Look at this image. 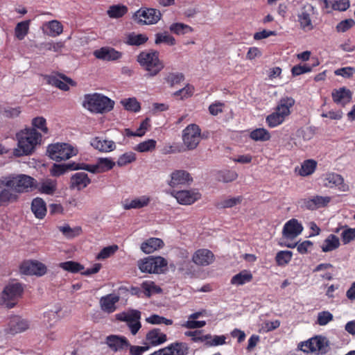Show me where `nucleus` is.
<instances>
[{
    "label": "nucleus",
    "instance_id": "obj_44",
    "mask_svg": "<svg viewBox=\"0 0 355 355\" xmlns=\"http://www.w3.org/2000/svg\"><path fill=\"white\" fill-rule=\"evenodd\" d=\"M169 30L175 35H184L193 31V28L190 26L178 22L171 24Z\"/></svg>",
    "mask_w": 355,
    "mask_h": 355
},
{
    "label": "nucleus",
    "instance_id": "obj_3",
    "mask_svg": "<svg viewBox=\"0 0 355 355\" xmlns=\"http://www.w3.org/2000/svg\"><path fill=\"white\" fill-rule=\"evenodd\" d=\"M35 182L34 178L24 174L10 175L3 178L0 181V188H10L15 193L28 192L35 187Z\"/></svg>",
    "mask_w": 355,
    "mask_h": 355
},
{
    "label": "nucleus",
    "instance_id": "obj_1",
    "mask_svg": "<svg viewBox=\"0 0 355 355\" xmlns=\"http://www.w3.org/2000/svg\"><path fill=\"white\" fill-rule=\"evenodd\" d=\"M137 61L145 70L147 78L155 77L164 68V62L159 59V53L157 51L150 49L143 51L137 56Z\"/></svg>",
    "mask_w": 355,
    "mask_h": 355
},
{
    "label": "nucleus",
    "instance_id": "obj_34",
    "mask_svg": "<svg viewBox=\"0 0 355 355\" xmlns=\"http://www.w3.org/2000/svg\"><path fill=\"white\" fill-rule=\"evenodd\" d=\"M317 168V162L314 159L304 160L300 168H295V172L300 176L305 177L313 174Z\"/></svg>",
    "mask_w": 355,
    "mask_h": 355
},
{
    "label": "nucleus",
    "instance_id": "obj_49",
    "mask_svg": "<svg viewBox=\"0 0 355 355\" xmlns=\"http://www.w3.org/2000/svg\"><path fill=\"white\" fill-rule=\"evenodd\" d=\"M284 121L285 119L279 112L275 111L267 116L266 119L268 126L271 128L281 125Z\"/></svg>",
    "mask_w": 355,
    "mask_h": 355
},
{
    "label": "nucleus",
    "instance_id": "obj_42",
    "mask_svg": "<svg viewBox=\"0 0 355 355\" xmlns=\"http://www.w3.org/2000/svg\"><path fill=\"white\" fill-rule=\"evenodd\" d=\"M30 20H26L19 22L15 28V36L19 40H22L28 33Z\"/></svg>",
    "mask_w": 355,
    "mask_h": 355
},
{
    "label": "nucleus",
    "instance_id": "obj_8",
    "mask_svg": "<svg viewBox=\"0 0 355 355\" xmlns=\"http://www.w3.org/2000/svg\"><path fill=\"white\" fill-rule=\"evenodd\" d=\"M141 312L137 309H129L116 315L117 320L126 322L130 333L133 336H135L141 328Z\"/></svg>",
    "mask_w": 355,
    "mask_h": 355
},
{
    "label": "nucleus",
    "instance_id": "obj_32",
    "mask_svg": "<svg viewBox=\"0 0 355 355\" xmlns=\"http://www.w3.org/2000/svg\"><path fill=\"white\" fill-rule=\"evenodd\" d=\"M91 145L101 152H110L116 148L115 143L113 141L101 139L99 137L93 139Z\"/></svg>",
    "mask_w": 355,
    "mask_h": 355
},
{
    "label": "nucleus",
    "instance_id": "obj_35",
    "mask_svg": "<svg viewBox=\"0 0 355 355\" xmlns=\"http://www.w3.org/2000/svg\"><path fill=\"white\" fill-rule=\"evenodd\" d=\"M340 245L338 237L331 234L324 240L321 249L323 252H329L338 249Z\"/></svg>",
    "mask_w": 355,
    "mask_h": 355
},
{
    "label": "nucleus",
    "instance_id": "obj_39",
    "mask_svg": "<svg viewBox=\"0 0 355 355\" xmlns=\"http://www.w3.org/2000/svg\"><path fill=\"white\" fill-rule=\"evenodd\" d=\"M141 288L144 295L146 297H150L154 294H159L162 292V288L152 281H144L142 282Z\"/></svg>",
    "mask_w": 355,
    "mask_h": 355
},
{
    "label": "nucleus",
    "instance_id": "obj_6",
    "mask_svg": "<svg viewBox=\"0 0 355 355\" xmlns=\"http://www.w3.org/2000/svg\"><path fill=\"white\" fill-rule=\"evenodd\" d=\"M47 152L51 159L61 162L76 155L78 150L67 143H56L49 145Z\"/></svg>",
    "mask_w": 355,
    "mask_h": 355
},
{
    "label": "nucleus",
    "instance_id": "obj_40",
    "mask_svg": "<svg viewBox=\"0 0 355 355\" xmlns=\"http://www.w3.org/2000/svg\"><path fill=\"white\" fill-rule=\"evenodd\" d=\"M128 11L126 6L122 4L112 5L107 11V15L112 19H118L123 17Z\"/></svg>",
    "mask_w": 355,
    "mask_h": 355
},
{
    "label": "nucleus",
    "instance_id": "obj_17",
    "mask_svg": "<svg viewBox=\"0 0 355 355\" xmlns=\"http://www.w3.org/2000/svg\"><path fill=\"white\" fill-rule=\"evenodd\" d=\"M115 165L111 159L99 158L96 164L83 163V170L92 173H103L111 170Z\"/></svg>",
    "mask_w": 355,
    "mask_h": 355
},
{
    "label": "nucleus",
    "instance_id": "obj_18",
    "mask_svg": "<svg viewBox=\"0 0 355 355\" xmlns=\"http://www.w3.org/2000/svg\"><path fill=\"white\" fill-rule=\"evenodd\" d=\"M324 185L329 188H337L341 191H349V186L345 183L344 178L340 174L328 173L324 179Z\"/></svg>",
    "mask_w": 355,
    "mask_h": 355
},
{
    "label": "nucleus",
    "instance_id": "obj_10",
    "mask_svg": "<svg viewBox=\"0 0 355 355\" xmlns=\"http://www.w3.org/2000/svg\"><path fill=\"white\" fill-rule=\"evenodd\" d=\"M162 14L155 8H141L133 15V19L139 24H155L161 18Z\"/></svg>",
    "mask_w": 355,
    "mask_h": 355
},
{
    "label": "nucleus",
    "instance_id": "obj_12",
    "mask_svg": "<svg viewBox=\"0 0 355 355\" xmlns=\"http://www.w3.org/2000/svg\"><path fill=\"white\" fill-rule=\"evenodd\" d=\"M189 347L187 343L175 341L149 355H188Z\"/></svg>",
    "mask_w": 355,
    "mask_h": 355
},
{
    "label": "nucleus",
    "instance_id": "obj_41",
    "mask_svg": "<svg viewBox=\"0 0 355 355\" xmlns=\"http://www.w3.org/2000/svg\"><path fill=\"white\" fill-rule=\"evenodd\" d=\"M243 200V196H239L218 201L216 202L215 206L218 209L232 208L239 204H241Z\"/></svg>",
    "mask_w": 355,
    "mask_h": 355
},
{
    "label": "nucleus",
    "instance_id": "obj_9",
    "mask_svg": "<svg viewBox=\"0 0 355 355\" xmlns=\"http://www.w3.org/2000/svg\"><path fill=\"white\" fill-rule=\"evenodd\" d=\"M201 139V130L196 124L187 126L182 134V140L188 150H193L198 146Z\"/></svg>",
    "mask_w": 355,
    "mask_h": 355
},
{
    "label": "nucleus",
    "instance_id": "obj_21",
    "mask_svg": "<svg viewBox=\"0 0 355 355\" xmlns=\"http://www.w3.org/2000/svg\"><path fill=\"white\" fill-rule=\"evenodd\" d=\"M193 182L190 173L184 170H175L171 174L168 185L171 187L189 184Z\"/></svg>",
    "mask_w": 355,
    "mask_h": 355
},
{
    "label": "nucleus",
    "instance_id": "obj_15",
    "mask_svg": "<svg viewBox=\"0 0 355 355\" xmlns=\"http://www.w3.org/2000/svg\"><path fill=\"white\" fill-rule=\"evenodd\" d=\"M105 343L114 353L125 350L130 346V342L125 336L115 334L107 336Z\"/></svg>",
    "mask_w": 355,
    "mask_h": 355
},
{
    "label": "nucleus",
    "instance_id": "obj_26",
    "mask_svg": "<svg viewBox=\"0 0 355 355\" xmlns=\"http://www.w3.org/2000/svg\"><path fill=\"white\" fill-rule=\"evenodd\" d=\"M119 295L114 293L103 296L100 299L101 308L104 312L112 313L116 311V304L119 302Z\"/></svg>",
    "mask_w": 355,
    "mask_h": 355
},
{
    "label": "nucleus",
    "instance_id": "obj_62",
    "mask_svg": "<svg viewBox=\"0 0 355 355\" xmlns=\"http://www.w3.org/2000/svg\"><path fill=\"white\" fill-rule=\"evenodd\" d=\"M341 239L343 244H347L355 239V228L345 226V229L341 234Z\"/></svg>",
    "mask_w": 355,
    "mask_h": 355
},
{
    "label": "nucleus",
    "instance_id": "obj_29",
    "mask_svg": "<svg viewBox=\"0 0 355 355\" xmlns=\"http://www.w3.org/2000/svg\"><path fill=\"white\" fill-rule=\"evenodd\" d=\"M331 96L335 103L340 104L344 107L351 101L352 94L349 89L340 87L338 89H334Z\"/></svg>",
    "mask_w": 355,
    "mask_h": 355
},
{
    "label": "nucleus",
    "instance_id": "obj_45",
    "mask_svg": "<svg viewBox=\"0 0 355 355\" xmlns=\"http://www.w3.org/2000/svg\"><path fill=\"white\" fill-rule=\"evenodd\" d=\"M57 189V182L55 180L47 179L41 183L39 191L42 193L46 195H53Z\"/></svg>",
    "mask_w": 355,
    "mask_h": 355
},
{
    "label": "nucleus",
    "instance_id": "obj_14",
    "mask_svg": "<svg viewBox=\"0 0 355 355\" xmlns=\"http://www.w3.org/2000/svg\"><path fill=\"white\" fill-rule=\"evenodd\" d=\"M171 194L180 204L184 205H192L201 198V194L196 190L173 191Z\"/></svg>",
    "mask_w": 355,
    "mask_h": 355
},
{
    "label": "nucleus",
    "instance_id": "obj_11",
    "mask_svg": "<svg viewBox=\"0 0 355 355\" xmlns=\"http://www.w3.org/2000/svg\"><path fill=\"white\" fill-rule=\"evenodd\" d=\"M328 343L325 337L318 336L302 343L300 349L306 353L319 352L321 354H324L328 351Z\"/></svg>",
    "mask_w": 355,
    "mask_h": 355
},
{
    "label": "nucleus",
    "instance_id": "obj_4",
    "mask_svg": "<svg viewBox=\"0 0 355 355\" xmlns=\"http://www.w3.org/2000/svg\"><path fill=\"white\" fill-rule=\"evenodd\" d=\"M114 102L108 97L100 94L94 93L86 94L83 106L94 113H103L110 112L114 107Z\"/></svg>",
    "mask_w": 355,
    "mask_h": 355
},
{
    "label": "nucleus",
    "instance_id": "obj_19",
    "mask_svg": "<svg viewBox=\"0 0 355 355\" xmlns=\"http://www.w3.org/2000/svg\"><path fill=\"white\" fill-rule=\"evenodd\" d=\"M303 226L297 219L292 218L284 225L282 235L286 239H293L300 235L303 231Z\"/></svg>",
    "mask_w": 355,
    "mask_h": 355
},
{
    "label": "nucleus",
    "instance_id": "obj_56",
    "mask_svg": "<svg viewBox=\"0 0 355 355\" xmlns=\"http://www.w3.org/2000/svg\"><path fill=\"white\" fill-rule=\"evenodd\" d=\"M136 160V155L133 152H127L119 156L116 164L119 166H124Z\"/></svg>",
    "mask_w": 355,
    "mask_h": 355
},
{
    "label": "nucleus",
    "instance_id": "obj_13",
    "mask_svg": "<svg viewBox=\"0 0 355 355\" xmlns=\"http://www.w3.org/2000/svg\"><path fill=\"white\" fill-rule=\"evenodd\" d=\"M21 273L28 275L43 276L46 273V266L37 261H24L19 267Z\"/></svg>",
    "mask_w": 355,
    "mask_h": 355
},
{
    "label": "nucleus",
    "instance_id": "obj_22",
    "mask_svg": "<svg viewBox=\"0 0 355 355\" xmlns=\"http://www.w3.org/2000/svg\"><path fill=\"white\" fill-rule=\"evenodd\" d=\"M122 53L115 49L108 46L101 47L94 51V55L102 60L115 61L122 57Z\"/></svg>",
    "mask_w": 355,
    "mask_h": 355
},
{
    "label": "nucleus",
    "instance_id": "obj_7",
    "mask_svg": "<svg viewBox=\"0 0 355 355\" xmlns=\"http://www.w3.org/2000/svg\"><path fill=\"white\" fill-rule=\"evenodd\" d=\"M24 292V287L21 283H10L5 286L1 295V303L8 309L13 308L17 303Z\"/></svg>",
    "mask_w": 355,
    "mask_h": 355
},
{
    "label": "nucleus",
    "instance_id": "obj_37",
    "mask_svg": "<svg viewBox=\"0 0 355 355\" xmlns=\"http://www.w3.org/2000/svg\"><path fill=\"white\" fill-rule=\"evenodd\" d=\"M150 201L149 197L146 196H143L137 198H135L129 202H125L123 204V208L126 210L131 209H140L144 207L147 206Z\"/></svg>",
    "mask_w": 355,
    "mask_h": 355
},
{
    "label": "nucleus",
    "instance_id": "obj_51",
    "mask_svg": "<svg viewBox=\"0 0 355 355\" xmlns=\"http://www.w3.org/2000/svg\"><path fill=\"white\" fill-rule=\"evenodd\" d=\"M293 252L288 250H282L277 253L275 261L278 266H285L292 259Z\"/></svg>",
    "mask_w": 355,
    "mask_h": 355
},
{
    "label": "nucleus",
    "instance_id": "obj_58",
    "mask_svg": "<svg viewBox=\"0 0 355 355\" xmlns=\"http://www.w3.org/2000/svg\"><path fill=\"white\" fill-rule=\"evenodd\" d=\"M48 28L49 29V35L53 37L60 35L63 31V26L62 24L57 20H52L48 24Z\"/></svg>",
    "mask_w": 355,
    "mask_h": 355
},
{
    "label": "nucleus",
    "instance_id": "obj_20",
    "mask_svg": "<svg viewBox=\"0 0 355 355\" xmlns=\"http://www.w3.org/2000/svg\"><path fill=\"white\" fill-rule=\"evenodd\" d=\"M28 328L29 322L27 320L19 315H13L10 318L6 331L8 334H16L24 331Z\"/></svg>",
    "mask_w": 355,
    "mask_h": 355
},
{
    "label": "nucleus",
    "instance_id": "obj_50",
    "mask_svg": "<svg viewBox=\"0 0 355 355\" xmlns=\"http://www.w3.org/2000/svg\"><path fill=\"white\" fill-rule=\"evenodd\" d=\"M121 103L125 110L133 112H137L141 109L140 103L135 98H128L121 100Z\"/></svg>",
    "mask_w": 355,
    "mask_h": 355
},
{
    "label": "nucleus",
    "instance_id": "obj_48",
    "mask_svg": "<svg viewBox=\"0 0 355 355\" xmlns=\"http://www.w3.org/2000/svg\"><path fill=\"white\" fill-rule=\"evenodd\" d=\"M250 137L254 141H266L270 139V135L265 128H257L250 132Z\"/></svg>",
    "mask_w": 355,
    "mask_h": 355
},
{
    "label": "nucleus",
    "instance_id": "obj_27",
    "mask_svg": "<svg viewBox=\"0 0 355 355\" xmlns=\"http://www.w3.org/2000/svg\"><path fill=\"white\" fill-rule=\"evenodd\" d=\"M313 12V7L309 4L302 7L300 13L298 15V21L304 30H312L313 26L311 19V15Z\"/></svg>",
    "mask_w": 355,
    "mask_h": 355
},
{
    "label": "nucleus",
    "instance_id": "obj_63",
    "mask_svg": "<svg viewBox=\"0 0 355 355\" xmlns=\"http://www.w3.org/2000/svg\"><path fill=\"white\" fill-rule=\"evenodd\" d=\"M334 319L333 315L328 311H324L318 313L317 318V324L320 326H324Z\"/></svg>",
    "mask_w": 355,
    "mask_h": 355
},
{
    "label": "nucleus",
    "instance_id": "obj_16",
    "mask_svg": "<svg viewBox=\"0 0 355 355\" xmlns=\"http://www.w3.org/2000/svg\"><path fill=\"white\" fill-rule=\"evenodd\" d=\"M46 79L49 85L55 86L62 91H68L69 89V85L71 86L76 85V83L71 78L60 73L57 75L46 76Z\"/></svg>",
    "mask_w": 355,
    "mask_h": 355
},
{
    "label": "nucleus",
    "instance_id": "obj_61",
    "mask_svg": "<svg viewBox=\"0 0 355 355\" xmlns=\"http://www.w3.org/2000/svg\"><path fill=\"white\" fill-rule=\"evenodd\" d=\"M318 64H319V63L317 62L316 64H313V66H309L306 64H303V65H301V64L295 65L291 69L292 75L293 76H300V75L305 73L310 72V71H311L312 67L313 66H317Z\"/></svg>",
    "mask_w": 355,
    "mask_h": 355
},
{
    "label": "nucleus",
    "instance_id": "obj_55",
    "mask_svg": "<svg viewBox=\"0 0 355 355\" xmlns=\"http://www.w3.org/2000/svg\"><path fill=\"white\" fill-rule=\"evenodd\" d=\"M184 80V76L182 73H169L165 78L166 82L170 87H173L182 82Z\"/></svg>",
    "mask_w": 355,
    "mask_h": 355
},
{
    "label": "nucleus",
    "instance_id": "obj_31",
    "mask_svg": "<svg viewBox=\"0 0 355 355\" xmlns=\"http://www.w3.org/2000/svg\"><path fill=\"white\" fill-rule=\"evenodd\" d=\"M164 245V241L161 239L153 237L141 243V250L146 254H150L162 248Z\"/></svg>",
    "mask_w": 355,
    "mask_h": 355
},
{
    "label": "nucleus",
    "instance_id": "obj_5",
    "mask_svg": "<svg viewBox=\"0 0 355 355\" xmlns=\"http://www.w3.org/2000/svg\"><path fill=\"white\" fill-rule=\"evenodd\" d=\"M167 263V261L162 257L148 256L139 260L137 266L141 272L159 274L165 270Z\"/></svg>",
    "mask_w": 355,
    "mask_h": 355
},
{
    "label": "nucleus",
    "instance_id": "obj_53",
    "mask_svg": "<svg viewBox=\"0 0 355 355\" xmlns=\"http://www.w3.org/2000/svg\"><path fill=\"white\" fill-rule=\"evenodd\" d=\"M238 178V174L235 171L224 170L218 173V180L223 182H231Z\"/></svg>",
    "mask_w": 355,
    "mask_h": 355
},
{
    "label": "nucleus",
    "instance_id": "obj_25",
    "mask_svg": "<svg viewBox=\"0 0 355 355\" xmlns=\"http://www.w3.org/2000/svg\"><path fill=\"white\" fill-rule=\"evenodd\" d=\"M83 170V163L70 162L67 164H54L51 168V174L59 177L69 171Z\"/></svg>",
    "mask_w": 355,
    "mask_h": 355
},
{
    "label": "nucleus",
    "instance_id": "obj_24",
    "mask_svg": "<svg viewBox=\"0 0 355 355\" xmlns=\"http://www.w3.org/2000/svg\"><path fill=\"white\" fill-rule=\"evenodd\" d=\"M192 260L198 266H208L213 263L214 254L209 250L199 249L193 254Z\"/></svg>",
    "mask_w": 355,
    "mask_h": 355
},
{
    "label": "nucleus",
    "instance_id": "obj_28",
    "mask_svg": "<svg viewBox=\"0 0 355 355\" xmlns=\"http://www.w3.org/2000/svg\"><path fill=\"white\" fill-rule=\"evenodd\" d=\"M91 183L87 174L84 172L74 173L70 179V188L80 191L86 188Z\"/></svg>",
    "mask_w": 355,
    "mask_h": 355
},
{
    "label": "nucleus",
    "instance_id": "obj_64",
    "mask_svg": "<svg viewBox=\"0 0 355 355\" xmlns=\"http://www.w3.org/2000/svg\"><path fill=\"white\" fill-rule=\"evenodd\" d=\"M355 25V21L352 19H347L341 21L336 25V31L339 33H345Z\"/></svg>",
    "mask_w": 355,
    "mask_h": 355
},
{
    "label": "nucleus",
    "instance_id": "obj_23",
    "mask_svg": "<svg viewBox=\"0 0 355 355\" xmlns=\"http://www.w3.org/2000/svg\"><path fill=\"white\" fill-rule=\"evenodd\" d=\"M167 340L166 334L162 332L160 329L154 328L146 335V344L151 347H156L164 343Z\"/></svg>",
    "mask_w": 355,
    "mask_h": 355
},
{
    "label": "nucleus",
    "instance_id": "obj_59",
    "mask_svg": "<svg viewBox=\"0 0 355 355\" xmlns=\"http://www.w3.org/2000/svg\"><path fill=\"white\" fill-rule=\"evenodd\" d=\"M119 249L117 245H112L103 248L97 254L98 259H105L113 255Z\"/></svg>",
    "mask_w": 355,
    "mask_h": 355
},
{
    "label": "nucleus",
    "instance_id": "obj_38",
    "mask_svg": "<svg viewBox=\"0 0 355 355\" xmlns=\"http://www.w3.org/2000/svg\"><path fill=\"white\" fill-rule=\"evenodd\" d=\"M148 40L145 34H137L134 32L129 33L126 37L125 43L130 46H141Z\"/></svg>",
    "mask_w": 355,
    "mask_h": 355
},
{
    "label": "nucleus",
    "instance_id": "obj_54",
    "mask_svg": "<svg viewBox=\"0 0 355 355\" xmlns=\"http://www.w3.org/2000/svg\"><path fill=\"white\" fill-rule=\"evenodd\" d=\"M155 43L156 44L165 43L169 46H173L175 44L176 41L173 36L170 35L168 33L165 32L164 33H157L155 35Z\"/></svg>",
    "mask_w": 355,
    "mask_h": 355
},
{
    "label": "nucleus",
    "instance_id": "obj_30",
    "mask_svg": "<svg viewBox=\"0 0 355 355\" xmlns=\"http://www.w3.org/2000/svg\"><path fill=\"white\" fill-rule=\"evenodd\" d=\"M295 100L291 97L282 98L277 107L275 109L276 112H279L283 118L286 119V116L290 115V109L294 105Z\"/></svg>",
    "mask_w": 355,
    "mask_h": 355
},
{
    "label": "nucleus",
    "instance_id": "obj_52",
    "mask_svg": "<svg viewBox=\"0 0 355 355\" xmlns=\"http://www.w3.org/2000/svg\"><path fill=\"white\" fill-rule=\"evenodd\" d=\"M58 229L63 234V235L68 239L74 238L75 236L80 235L82 232V229L80 227L71 228L69 225L60 226Z\"/></svg>",
    "mask_w": 355,
    "mask_h": 355
},
{
    "label": "nucleus",
    "instance_id": "obj_60",
    "mask_svg": "<svg viewBox=\"0 0 355 355\" xmlns=\"http://www.w3.org/2000/svg\"><path fill=\"white\" fill-rule=\"evenodd\" d=\"M146 322L152 324H165L166 325H171L173 321L171 319H167L163 316L153 314L146 318Z\"/></svg>",
    "mask_w": 355,
    "mask_h": 355
},
{
    "label": "nucleus",
    "instance_id": "obj_47",
    "mask_svg": "<svg viewBox=\"0 0 355 355\" xmlns=\"http://www.w3.org/2000/svg\"><path fill=\"white\" fill-rule=\"evenodd\" d=\"M157 141L155 139H150L140 142L135 147V150L139 153L151 152L156 148Z\"/></svg>",
    "mask_w": 355,
    "mask_h": 355
},
{
    "label": "nucleus",
    "instance_id": "obj_46",
    "mask_svg": "<svg viewBox=\"0 0 355 355\" xmlns=\"http://www.w3.org/2000/svg\"><path fill=\"white\" fill-rule=\"evenodd\" d=\"M59 267L63 269L64 270L72 272L77 273L81 272L84 269V266L80 263L73 261H67L64 262H61L59 264Z\"/></svg>",
    "mask_w": 355,
    "mask_h": 355
},
{
    "label": "nucleus",
    "instance_id": "obj_33",
    "mask_svg": "<svg viewBox=\"0 0 355 355\" xmlns=\"http://www.w3.org/2000/svg\"><path fill=\"white\" fill-rule=\"evenodd\" d=\"M252 279L253 276L250 270H243L231 278L230 283L234 286H239L252 282Z\"/></svg>",
    "mask_w": 355,
    "mask_h": 355
},
{
    "label": "nucleus",
    "instance_id": "obj_36",
    "mask_svg": "<svg viewBox=\"0 0 355 355\" xmlns=\"http://www.w3.org/2000/svg\"><path fill=\"white\" fill-rule=\"evenodd\" d=\"M31 210L36 218L40 219L43 218L46 213V207L44 201L40 198L33 199L31 204Z\"/></svg>",
    "mask_w": 355,
    "mask_h": 355
},
{
    "label": "nucleus",
    "instance_id": "obj_2",
    "mask_svg": "<svg viewBox=\"0 0 355 355\" xmlns=\"http://www.w3.org/2000/svg\"><path fill=\"white\" fill-rule=\"evenodd\" d=\"M42 135L35 128H26L17 134L18 155L31 154L41 139Z\"/></svg>",
    "mask_w": 355,
    "mask_h": 355
},
{
    "label": "nucleus",
    "instance_id": "obj_57",
    "mask_svg": "<svg viewBox=\"0 0 355 355\" xmlns=\"http://www.w3.org/2000/svg\"><path fill=\"white\" fill-rule=\"evenodd\" d=\"M194 92V87L191 85L187 84L184 87L180 89L175 92L173 95L176 97H180V99L183 100L191 97Z\"/></svg>",
    "mask_w": 355,
    "mask_h": 355
},
{
    "label": "nucleus",
    "instance_id": "obj_43",
    "mask_svg": "<svg viewBox=\"0 0 355 355\" xmlns=\"http://www.w3.org/2000/svg\"><path fill=\"white\" fill-rule=\"evenodd\" d=\"M4 188L0 192V206H5L10 202L15 201L17 196L13 190Z\"/></svg>",
    "mask_w": 355,
    "mask_h": 355
}]
</instances>
